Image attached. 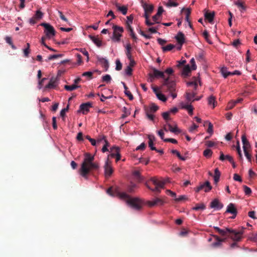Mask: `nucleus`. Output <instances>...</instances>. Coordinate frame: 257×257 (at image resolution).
<instances>
[{
	"label": "nucleus",
	"mask_w": 257,
	"mask_h": 257,
	"mask_svg": "<svg viewBox=\"0 0 257 257\" xmlns=\"http://www.w3.org/2000/svg\"><path fill=\"white\" fill-rule=\"evenodd\" d=\"M175 38L177 41L178 44L181 46H182V45L185 41V35L183 34L182 32H181L178 33V34L175 37Z\"/></svg>",
	"instance_id": "17"
},
{
	"label": "nucleus",
	"mask_w": 257,
	"mask_h": 257,
	"mask_svg": "<svg viewBox=\"0 0 257 257\" xmlns=\"http://www.w3.org/2000/svg\"><path fill=\"white\" fill-rule=\"evenodd\" d=\"M97 60L105 68V70H107L109 68V62L107 60L101 57H97Z\"/></svg>",
	"instance_id": "21"
},
{
	"label": "nucleus",
	"mask_w": 257,
	"mask_h": 257,
	"mask_svg": "<svg viewBox=\"0 0 257 257\" xmlns=\"http://www.w3.org/2000/svg\"><path fill=\"white\" fill-rule=\"evenodd\" d=\"M133 69L130 66H127L125 69V73L128 76H130L132 74Z\"/></svg>",
	"instance_id": "64"
},
{
	"label": "nucleus",
	"mask_w": 257,
	"mask_h": 257,
	"mask_svg": "<svg viewBox=\"0 0 257 257\" xmlns=\"http://www.w3.org/2000/svg\"><path fill=\"white\" fill-rule=\"evenodd\" d=\"M151 181L153 183V184L155 186L154 189H152L151 187L147 185L148 188L154 192H157L158 193H160L161 192V189L162 188H164V185L165 184V182L164 181L160 180L156 178H151Z\"/></svg>",
	"instance_id": "5"
},
{
	"label": "nucleus",
	"mask_w": 257,
	"mask_h": 257,
	"mask_svg": "<svg viewBox=\"0 0 257 257\" xmlns=\"http://www.w3.org/2000/svg\"><path fill=\"white\" fill-rule=\"evenodd\" d=\"M115 6L117 9V10L120 11V12L122 13L123 15H126L127 11V8L126 6L121 7L118 3H116L115 4Z\"/></svg>",
	"instance_id": "26"
},
{
	"label": "nucleus",
	"mask_w": 257,
	"mask_h": 257,
	"mask_svg": "<svg viewBox=\"0 0 257 257\" xmlns=\"http://www.w3.org/2000/svg\"><path fill=\"white\" fill-rule=\"evenodd\" d=\"M149 107L151 111L153 112V114L159 109V107L158 105L155 104V103L151 104Z\"/></svg>",
	"instance_id": "43"
},
{
	"label": "nucleus",
	"mask_w": 257,
	"mask_h": 257,
	"mask_svg": "<svg viewBox=\"0 0 257 257\" xmlns=\"http://www.w3.org/2000/svg\"><path fill=\"white\" fill-rule=\"evenodd\" d=\"M121 83L123 84V86L124 88V93L125 95L128 97L129 99L130 100H132L134 99V96L131 93V92L128 90V87L126 86V84L124 82H121Z\"/></svg>",
	"instance_id": "23"
},
{
	"label": "nucleus",
	"mask_w": 257,
	"mask_h": 257,
	"mask_svg": "<svg viewBox=\"0 0 257 257\" xmlns=\"http://www.w3.org/2000/svg\"><path fill=\"white\" fill-rule=\"evenodd\" d=\"M35 16V17L36 18V19H37V21L38 20H41V19H42L43 16V13H42V12H41L40 11L38 10L36 12V14H35L34 15Z\"/></svg>",
	"instance_id": "50"
},
{
	"label": "nucleus",
	"mask_w": 257,
	"mask_h": 257,
	"mask_svg": "<svg viewBox=\"0 0 257 257\" xmlns=\"http://www.w3.org/2000/svg\"><path fill=\"white\" fill-rule=\"evenodd\" d=\"M69 109V105H67L66 108L62 109L60 111V115L62 117H64L65 115V113L68 111Z\"/></svg>",
	"instance_id": "57"
},
{
	"label": "nucleus",
	"mask_w": 257,
	"mask_h": 257,
	"mask_svg": "<svg viewBox=\"0 0 257 257\" xmlns=\"http://www.w3.org/2000/svg\"><path fill=\"white\" fill-rule=\"evenodd\" d=\"M190 64H191V68H192V69L193 70H195L197 68V66H196V65L195 64V60L194 58H192L190 61Z\"/></svg>",
	"instance_id": "58"
},
{
	"label": "nucleus",
	"mask_w": 257,
	"mask_h": 257,
	"mask_svg": "<svg viewBox=\"0 0 257 257\" xmlns=\"http://www.w3.org/2000/svg\"><path fill=\"white\" fill-rule=\"evenodd\" d=\"M191 72V69L190 68L189 65H185L183 68L182 74L185 76H188V74Z\"/></svg>",
	"instance_id": "31"
},
{
	"label": "nucleus",
	"mask_w": 257,
	"mask_h": 257,
	"mask_svg": "<svg viewBox=\"0 0 257 257\" xmlns=\"http://www.w3.org/2000/svg\"><path fill=\"white\" fill-rule=\"evenodd\" d=\"M241 139L243 143V150L249 149L250 148V145L244 135L242 136Z\"/></svg>",
	"instance_id": "22"
},
{
	"label": "nucleus",
	"mask_w": 257,
	"mask_h": 257,
	"mask_svg": "<svg viewBox=\"0 0 257 257\" xmlns=\"http://www.w3.org/2000/svg\"><path fill=\"white\" fill-rule=\"evenodd\" d=\"M113 34L112 39L113 41L119 42L120 41V38L122 36L121 34L123 31V28L118 26H113Z\"/></svg>",
	"instance_id": "7"
},
{
	"label": "nucleus",
	"mask_w": 257,
	"mask_h": 257,
	"mask_svg": "<svg viewBox=\"0 0 257 257\" xmlns=\"http://www.w3.org/2000/svg\"><path fill=\"white\" fill-rule=\"evenodd\" d=\"M215 103L216 101L215 100V98L214 96H210L208 98V104L213 105V107H214L215 106Z\"/></svg>",
	"instance_id": "39"
},
{
	"label": "nucleus",
	"mask_w": 257,
	"mask_h": 257,
	"mask_svg": "<svg viewBox=\"0 0 257 257\" xmlns=\"http://www.w3.org/2000/svg\"><path fill=\"white\" fill-rule=\"evenodd\" d=\"M38 21V20L36 19V18L35 17V16H34L32 18H30V20H29V23L31 25H35V23H37V22Z\"/></svg>",
	"instance_id": "60"
},
{
	"label": "nucleus",
	"mask_w": 257,
	"mask_h": 257,
	"mask_svg": "<svg viewBox=\"0 0 257 257\" xmlns=\"http://www.w3.org/2000/svg\"><path fill=\"white\" fill-rule=\"evenodd\" d=\"M206 205L203 203L197 204L193 207V210H203L206 209Z\"/></svg>",
	"instance_id": "32"
},
{
	"label": "nucleus",
	"mask_w": 257,
	"mask_h": 257,
	"mask_svg": "<svg viewBox=\"0 0 257 257\" xmlns=\"http://www.w3.org/2000/svg\"><path fill=\"white\" fill-rule=\"evenodd\" d=\"M123 111L124 112V114L121 115L122 117H125L130 114V112H128L127 109L126 107H123Z\"/></svg>",
	"instance_id": "61"
},
{
	"label": "nucleus",
	"mask_w": 257,
	"mask_h": 257,
	"mask_svg": "<svg viewBox=\"0 0 257 257\" xmlns=\"http://www.w3.org/2000/svg\"><path fill=\"white\" fill-rule=\"evenodd\" d=\"M235 5L237 6L239 8H240V11H245V10L246 9V7H245V6L243 5V4L242 3H241V2H236L235 3Z\"/></svg>",
	"instance_id": "55"
},
{
	"label": "nucleus",
	"mask_w": 257,
	"mask_h": 257,
	"mask_svg": "<svg viewBox=\"0 0 257 257\" xmlns=\"http://www.w3.org/2000/svg\"><path fill=\"white\" fill-rule=\"evenodd\" d=\"M213 152L209 149H207L205 150L203 152V155L205 157L207 158H210Z\"/></svg>",
	"instance_id": "42"
},
{
	"label": "nucleus",
	"mask_w": 257,
	"mask_h": 257,
	"mask_svg": "<svg viewBox=\"0 0 257 257\" xmlns=\"http://www.w3.org/2000/svg\"><path fill=\"white\" fill-rule=\"evenodd\" d=\"M215 12H206L204 15L205 20L208 21L209 23L213 22L214 18Z\"/></svg>",
	"instance_id": "19"
},
{
	"label": "nucleus",
	"mask_w": 257,
	"mask_h": 257,
	"mask_svg": "<svg viewBox=\"0 0 257 257\" xmlns=\"http://www.w3.org/2000/svg\"><path fill=\"white\" fill-rule=\"evenodd\" d=\"M63 54H54V55H51L49 56L48 58V60H53L55 59L61 58V57H62Z\"/></svg>",
	"instance_id": "47"
},
{
	"label": "nucleus",
	"mask_w": 257,
	"mask_h": 257,
	"mask_svg": "<svg viewBox=\"0 0 257 257\" xmlns=\"http://www.w3.org/2000/svg\"><path fill=\"white\" fill-rule=\"evenodd\" d=\"M164 10L162 7L161 6L159 7L157 13L152 17V20L153 21V23H154V24L160 23L159 21V18L162 15V13L164 12Z\"/></svg>",
	"instance_id": "13"
},
{
	"label": "nucleus",
	"mask_w": 257,
	"mask_h": 257,
	"mask_svg": "<svg viewBox=\"0 0 257 257\" xmlns=\"http://www.w3.org/2000/svg\"><path fill=\"white\" fill-rule=\"evenodd\" d=\"M142 6L144 9L145 12L151 13L153 12L154 7L152 4H149L144 2L143 0H141Z\"/></svg>",
	"instance_id": "10"
},
{
	"label": "nucleus",
	"mask_w": 257,
	"mask_h": 257,
	"mask_svg": "<svg viewBox=\"0 0 257 257\" xmlns=\"http://www.w3.org/2000/svg\"><path fill=\"white\" fill-rule=\"evenodd\" d=\"M206 123L208 124V128L207 130V132L208 133L210 134V135H212L213 133V124L210 122V121H206L204 123V125Z\"/></svg>",
	"instance_id": "35"
},
{
	"label": "nucleus",
	"mask_w": 257,
	"mask_h": 257,
	"mask_svg": "<svg viewBox=\"0 0 257 257\" xmlns=\"http://www.w3.org/2000/svg\"><path fill=\"white\" fill-rule=\"evenodd\" d=\"M92 107V103L90 102H87L85 103H83L79 106V109L82 111L83 114H85L89 111L90 107Z\"/></svg>",
	"instance_id": "12"
},
{
	"label": "nucleus",
	"mask_w": 257,
	"mask_h": 257,
	"mask_svg": "<svg viewBox=\"0 0 257 257\" xmlns=\"http://www.w3.org/2000/svg\"><path fill=\"white\" fill-rule=\"evenodd\" d=\"M40 26L44 27V34L47 39H51L53 36H54L56 34V31L53 27L49 23H41Z\"/></svg>",
	"instance_id": "6"
},
{
	"label": "nucleus",
	"mask_w": 257,
	"mask_h": 257,
	"mask_svg": "<svg viewBox=\"0 0 257 257\" xmlns=\"http://www.w3.org/2000/svg\"><path fill=\"white\" fill-rule=\"evenodd\" d=\"M58 15L60 17V19L64 21H65L66 22H68L67 18H66L63 15V12L61 11H58Z\"/></svg>",
	"instance_id": "56"
},
{
	"label": "nucleus",
	"mask_w": 257,
	"mask_h": 257,
	"mask_svg": "<svg viewBox=\"0 0 257 257\" xmlns=\"http://www.w3.org/2000/svg\"><path fill=\"white\" fill-rule=\"evenodd\" d=\"M150 81L153 82L155 77H161L164 79L161 88L164 92H168L171 95L173 98L177 96L176 83L175 81L172 80L170 77L165 78L164 72H161L155 68L153 69V73H150Z\"/></svg>",
	"instance_id": "1"
},
{
	"label": "nucleus",
	"mask_w": 257,
	"mask_h": 257,
	"mask_svg": "<svg viewBox=\"0 0 257 257\" xmlns=\"http://www.w3.org/2000/svg\"><path fill=\"white\" fill-rule=\"evenodd\" d=\"M220 176V172H219L218 168L215 169L214 175V182L215 184H217L219 180Z\"/></svg>",
	"instance_id": "28"
},
{
	"label": "nucleus",
	"mask_w": 257,
	"mask_h": 257,
	"mask_svg": "<svg viewBox=\"0 0 257 257\" xmlns=\"http://www.w3.org/2000/svg\"><path fill=\"white\" fill-rule=\"evenodd\" d=\"M164 201L160 198H156L152 201H149L148 202V204L150 206H153L157 205H163Z\"/></svg>",
	"instance_id": "16"
},
{
	"label": "nucleus",
	"mask_w": 257,
	"mask_h": 257,
	"mask_svg": "<svg viewBox=\"0 0 257 257\" xmlns=\"http://www.w3.org/2000/svg\"><path fill=\"white\" fill-rule=\"evenodd\" d=\"M170 112L169 111H166L164 112L163 113H162V116L163 117V119H165L167 122L168 120L170 119Z\"/></svg>",
	"instance_id": "51"
},
{
	"label": "nucleus",
	"mask_w": 257,
	"mask_h": 257,
	"mask_svg": "<svg viewBox=\"0 0 257 257\" xmlns=\"http://www.w3.org/2000/svg\"><path fill=\"white\" fill-rule=\"evenodd\" d=\"M107 193L112 196H117L120 198L125 200L126 203L134 209L139 210L142 208L143 203L141 200L137 198H131L126 193L119 192L118 188L113 189L112 187H110L107 190Z\"/></svg>",
	"instance_id": "3"
},
{
	"label": "nucleus",
	"mask_w": 257,
	"mask_h": 257,
	"mask_svg": "<svg viewBox=\"0 0 257 257\" xmlns=\"http://www.w3.org/2000/svg\"><path fill=\"white\" fill-rule=\"evenodd\" d=\"M149 139L148 145L151 150H157V149L154 147V141L155 140V137L154 135H149L148 136Z\"/></svg>",
	"instance_id": "20"
},
{
	"label": "nucleus",
	"mask_w": 257,
	"mask_h": 257,
	"mask_svg": "<svg viewBox=\"0 0 257 257\" xmlns=\"http://www.w3.org/2000/svg\"><path fill=\"white\" fill-rule=\"evenodd\" d=\"M156 96L157 97V98L160 100H161V101H164V102L166 101L167 100V97L164 94H163V93H161V92H159V93H157V96Z\"/></svg>",
	"instance_id": "40"
},
{
	"label": "nucleus",
	"mask_w": 257,
	"mask_h": 257,
	"mask_svg": "<svg viewBox=\"0 0 257 257\" xmlns=\"http://www.w3.org/2000/svg\"><path fill=\"white\" fill-rule=\"evenodd\" d=\"M226 212L230 213L233 214V215L232 216L231 218H234L237 213V211L235 208L234 204L232 203L229 204L227 207V210L226 211Z\"/></svg>",
	"instance_id": "11"
},
{
	"label": "nucleus",
	"mask_w": 257,
	"mask_h": 257,
	"mask_svg": "<svg viewBox=\"0 0 257 257\" xmlns=\"http://www.w3.org/2000/svg\"><path fill=\"white\" fill-rule=\"evenodd\" d=\"M221 72L222 73V75L224 78H227V77L231 75V72H228L227 68H222Z\"/></svg>",
	"instance_id": "36"
},
{
	"label": "nucleus",
	"mask_w": 257,
	"mask_h": 257,
	"mask_svg": "<svg viewBox=\"0 0 257 257\" xmlns=\"http://www.w3.org/2000/svg\"><path fill=\"white\" fill-rule=\"evenodd\" d=\"M243 152H244L245 156L246 157L247 159L248 160V161L251 162L252 156H251V155L248 153V149L244 150Z\"/></svg>",
	"instance_id": "46"
},
{
	"label": "nucleus",
	"mask_w": 257,
	"mask_h": 257,
	"mask_svg": "<svg viewBox=\"0 0 257 257\" xmlns=\"http://www.w3.org/2000/svg\"><path fill=\"white\" fill-rule=\"evenodd\" d=\"M203 36L204 37V38H205V39L207 40V41L211 44V42L210 41V40H209L208 39V37L209 36V35L208 33V32L207 31H204L203 32Z\"/></svg>",
	"instance_id": "59"
},
{
	"label": "nucleus",
	"mask_w": 257,
	"mask_h": 257,
	"mask_svg": "<svg viewBox=\"0 0 257 257\" xmlns=\"http://www.w3.org/2000/svg\"><path fill=\"white\" fill-rule=\"evenodd\" d=\"M181 105L182 109L188 110L189 115H192L193 114L194 108L192 105L189 104H185L183 102H182Z\"/></svg>",
	"instance_id": "18"
},
{
	"label": "nucleus",
	"mask_w": 257,
	"mask_h": 257,
	"mask_svg": "<svg viewBox=\"0 0 257 257\" xmlns=\"http://www.w3.org/2000/svg\"><path fill=\"white\" fill-rule=\"evenodd\" d=\"M233 179L236 181H239V182L242 181V179H241V178L240 177V176L239 175H238V174H236V173L234 174V176H233Z\"/></svg>",
	"instance_id": "63"
},
{
	"label": "nucleus",
	"mask_w": 257,
	"mask_h": 257,
	"mask_svg": "<svg viewBox=\"0 0 257 257\" xmlns=\"http://www.w3.org/2000/svg\"><path fill=\"white\" fill-rule=\"evenodd\" d=\"M214 228L222 236H229L235 241H239L243 233V231H237L235 229L229 228L220 229L218 227L214 226Z\"/></svg>",
	"instance_id": "4"
},
{
	"label": "nucleus",
	"mask_w": 257,
	"mask_h": 257,
	"mask_svg": "<svg viewBox=\"0 0 257 257\" xmlns=\"http://www.w3.org/2000/svg\"><path fill=\"white\" fill-rule=\"evenodd\" d=\"M133 175L137 179L138 181H141L143 180L142 177L140 175L139 171H135L133 172Z\"/></svg>",
	"instance_id": "38"
},
{
	"label": "nucleus",
	"mask_w": 257,
	"mask_h": 257,
	"mask_svg": "<svg viewBox=\"0 0 257 257\" xmlns=\"http://www.w3.org/2000/svg\"><path fill=\"white\" fill-rule=\"evenodd\" d=\"M116 149V154L115 155V156H116V160L117 162L118 160H120L121 158V156L119 153L120 149L119 148H114Z\"/></svg>",
	"instance_id": "54"
},
{
	"label": "nucleus",
	"mask_w": 257,
	"mask_h": 257,
	"mask_svg": "<svg viewBox=\"0 0 257 257\" xmlns=\"http://www.w3.org/2000/svg\"><path fill=\"white\" fill-rule=\"evenodd\" d=\"M80 87V86L77 85V84H73L71 85H65L64 88L65 90L68 91H71L73 90H75V89Z\"/></svg>",
	"instance_id": "30"
},
{
	"label": "nucleus",
	"mask_w": 257,
	"mask_h": 257,
	"mask_svg": "<svg viewBox=\"0 0 257 257\" xmlns=\"http://www.w3.org/2000/svg\"><path fill=\"white\" fill-rule=\"evenodd\" d=\"M212 186L210 185V183L209 181H206L202 184L196 188V191L199 192L202 190H204L205 192H208L211 190Z\"/></svg>",
	"instance_id": "9"
},
{
	"label": "nucleus",
	"mask_w": 257,
	"mask_h": 257,
	"mask_svg": "<svg viewBox=\"0 0 257 257\" xmlns=\"http://www.w3.org/2000/svg\"><path fill=\"white\" fill-rule=\"evenodd\" d=\"M185 97L186 98V100L188 101V104H189V102L191 103L192 101V100L193 98V97L192 96V93L187 92L185 93Z\"/></svg>",
	"instance_id": "37"
},
{
	"label": "nucleus",
	"mask_w": 257,
	"mask_h": 257,
	"mask_svg": "<svg viewBox=\"0 0 257 257\" xmlns=\"http://www.w3.org/2000/svg\"><path fill=\"white\" fill-rule=\"evenodd\" d=\"M102 81L105 82L106 83H109L110 82L111 78L109 74H105V76L102 77Z\"/></svg>",
	"instance_id": "49"
},
{
	"label": "nucleus",
	"mask_w": 257,
	"mask_h": 257,
	"mask_svg": "<svg viewBox=\"0 0 257 257\" xmlns=\"http://www.w3.org/2000/svg\"><path fill=\"white\" fill-rule=\"evenodd\" d=\"M150 14L151 13L145 12L144 16L146 19V24L147 26H152V25H154V23L151 22L149 20V17H150Z\"/></svg>",
	"instance_id": "33"
},
{
	"label": "nucleus",
	"mask_w": 257,
	"mask_h": 257,
	"mask_svg": "<svg viewBox=\"0 0 257 257\" xmlns=\"http://www.w3.org/2000/svg\"><path fill=\"white\" fill-rule=\"evenodd\" d=\"M167 126L169 127V130L173 133L175 134H179L181 133V131L179 129V128L176 125L174 127L171 125L170 123H167Z\"/></svg>",
	"instance_id": "29"
},
{
	"label": "nucleus",
	"mask_w": 257,
	"mask_h": 257,
	"mask_svg": "<svg viewBox=\"0 0 257 257\" xmlns=\"http://www.w3.org/2000/svg\"><path fill=\"white\" fill-rule=\"evenodd\" d=\"M56 81V79L54 78H51L50 79V82L46 86V88H53L55 86V83Z\"/></svg>",
	"instance_id": "34"
},
{
	"label": "nucleus",
	"mask_w": 257,
	"mask_h": 257,
	"mask_svg": "<svg viewBox=\"0 0 257 257\" xmlns=\"http://www.w3.org/2000/svg\"><path fill=\"white\" fill-rule=\"evenodd\" d=\"M187 85L188 86H193L194 87V89L196 90L197 87V81L195 80L194 81H191L187 82Z\"/></svg>",
	"instance_id": "52"
},
{
	"label": "nucleus",
	"mask_w": 257,
	"mask_h": 257,
	"mask_svg": "<svg viewBox=\"0 0 257 257\" xmlns=\"http://www.w3.org/2000/svg\"><path fill=\"white\" fill-rule=\"evenodd\" d=\"M127 30L130 32V35L134 40V41L135 42H137L138 38L137 37L135 34L134 31L133 30V29L132 28L131 25H130L129 23H128V27H127Z\"/></svg>",
	"instance_id": "24"
},
{
	"label": "nucleus",
	"mask_w": 257,
	"mask_h": 257,
	"mask_svg": "<svg viewBox=\"0 0 257 257\" xmlns=\"http://www.w3.org/2000/svg\"><path fill=\"white\" fill-rule=\"evenodd\" d=\"M214 238H215L216 241L212 243V246L215 247H220L222 245V243L223 242H225L226 241V238H221L216 235H214Z\"/></svg>",
	"instance_id": "15"
},
{
	"label": "nucleus",
	"mask_w": 257,
	"mask_h": 257,
	"mask_svg": "<svg viewBox=\"0 0 257 257\" xmlns=\"http://www.w3.org/2000/svg\"><path fill=\"white\" fill-rule=\"evenodd\" d=\"M84 156L83 162L79 169V174L87 180L89 174H93L94 172L98 170L99 165L98 163L94 162V157L90 154L85 153Z\"/></svg>",
	"instance_id": "2"
},
{
	"label": "nucleus",
	"mask_w": 257,
	"mask_h": 257,
	"mask_svg": "<svg viewBox=\"0 0 257 257\" xmlns=\"http://www.w3.org/2000/svg\"><path fill=\"white\" fill-rule=\"evenodd\" d=\"M175 48V46L173 44H168L167 46H163L162 48L163 51L164 52L172 50Z\"/></svg>",
	"instance_id": "41"
},
{
	"label": "nucleus",
	"mask_w": 257,
	"mask_h": 257,
	"mask_svg": "<svg viewBox=\"0 0 257 257\" xmlns=\"http://www.w3.org/2000/svg\"><path fill=\"white\" fill-rule=\"evenodd\" d=\"M165 5L168 7H176L178 6V4L177 3L172 2L171 0H169L168 3H166Z\"/></svg>",
	"instance_id": "44"
},
{
	"label": "nucleus",
	"mask_w": 257,
	"mask_h": 257,
	"mask_svg": "<svg viewBox=\"0 0 257 257\" xmlns=\"http://www.w3.org/2000/svg\"><path fill=\"white\" fill-rule=\"evenodd\" d=\"M171 152L172 154H176L177 157H178L180 160H185V157H182L181 154L176 150H172Z\"/></svg>",
	"instance_id": "45"
},
{
	"label": "nucleus",
	"mask_w": 257,
	"mask_h": 257,
	"mask_svg": "<svg viewBox=\"0 0 257 257\" xmlns=\"http://www.w3.org/2000/svg\"><path fill=\"white\" fill-rule=\"evenodd\" d=\"M113 172V170L111 166V163L107 159L104 164V173L107 177H109Z\"/></svg>",
	"instance_id": "8"
},
{
	"label": "nucleus",
	"mask_w": 257,
	"mask_h": 257,
	"mask_svg": "<svg viewBox=\"0 0 257 257\" xmlns=\"http://www.w3.org/2000/svg\"><path fill=\"white\" fill-rule=\"evenodd\" d=\"M89 37L97 46L100 47L101 46L102 42L97 37L92 35H89Z\"/></svg>",
	"instance_id": "27"
},
{
	"label": "nucleus",
	"mask_w": 257,
	"mask_h": 257,
	"mask_svg": "<svg viewBox=\"0 0 257 257\" xmlns=\"http://www.w3.org/2000/svg\"><path fill=\"white\" fill-rule=\"evenodd\" d=\"M243 191L244 192V193L246 195H249L251 193L252 191H251L250 188H249L245 185H244L243 186Z\"/></svg>",
	"instance_id": "48"
},
{
	"label": "nucleus",
	"mask_w": 257,
	"mask_h": 257,
	"mask_svg": "<svg viewBox=\"0 0 257 257\" xmlns=\"http://www.w3.org/2000/svg\"><path fill=\"white\" fill-rule=\"evenodd\" d=\"M125 55L128 59H131L132 54L131 51L132 50V46L130 44H127L125 46Z\"/></svg>",
	"instance_id": "25"
},
{
	"label": "nucleus",
	"mask_w": 257,
	"mask_h": 257,
	"mask_svg": "<svg viewBox=\"0 0 257 257\" xmlns=\"http://www.w3.org/2000/svg\"><path fill=\"white\" fill-rule=\"evenodd\" d=\"M223 205L220 203L218 199H215L212 201L210 204V207L217 210H220L222 208Z\"/></svg>",
	"instance_id": "14"
},
{
	"label": "nucleus",
	"mask_w": 257,
	"mask_h": 257,
	"mask_svg": "<svg viewBox=\"0 0 257 257\" xmlns=\"http://www.w3.org/2000/svg\"><path fill=\"white\" fill-rule=\"evenodd\" d=\"M52 125L53 127L54 130H57L58 128L57 123H56V118L55 116H53L52 118Z\"/></svg>",
	"instance_id": "62"
},
{
	"label": "nucleus",
	"mask_w": 257,
	"mask_h": 257,
	"mask_svg": "<svg viewBox=\"0 0 257 257\" xmlns=\"http://www.w3.org/2000/svg\"><path fill=\"white\" fill-rule=\"evenodd\" d=\"M116 70H120L122 69V63L120 62L119 59L116 60Z\"/></svg>",
	"instance_id": "53"
}]
</instances>
